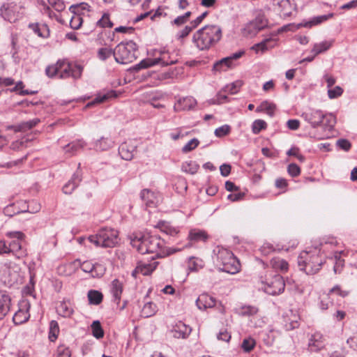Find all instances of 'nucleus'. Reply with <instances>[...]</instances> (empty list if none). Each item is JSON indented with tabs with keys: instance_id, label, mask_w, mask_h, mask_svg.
<instances>
[{
	"instance_id": "nucleus-40",
	"label": "nucleus",
	"mask_w": 357,
	"mask_h": 357,
	"mask_svg": "<svg viewBox=\"0 0 357 357\" xmlns=\"http://www.w3.org/2000/svg\"><path fill=\"white\" fill-rule=\"evenodd\" d=\"M199 169V165L197 162L193 160H188L182 164V170L190 174H195Z\"/></svg>"
},
{
	"instance_id": "nucleus-55",
	"label": "nucleus",
	"mask_w": 357,
	"mask_h": 357,
	"mask_svg": "<svg viewBox=\"0 0 357 357\" xmlns=\"http://www.w3.org/2000/svg\"><path fill=\"white\" fill-rule=\"evenodd\" d=\"M287 172L291 177H297L301 174V169L296 163H291L287 166Z\"/></svg>"
},
{
	"instance_id": "nucleus-51",
	"label": "nucleus",
	"mask_w": 357,
	"mask_h": 357,
	"mask_svg": "<svg viewBox=\"0 0 357 357\" xmlns=\"http://www.w3.org/2000/svg\"><path fill=\"white\" fill-rule=\"evenodd\" d=\"M56 357H71V351L69 347L64 344H60L56 352Z\"/></svg>"
},
{
	"instance_id": "nucleus-62",
	"label": "nucleus",
	"mask_w": 357,
	"mask_h": 357,
	"mask_svg": "<svg viewBox=\"0 0 357 357\" xmlns=\"http://www.w3.org/2000/svg\"><path fill=\"white\" fill-rule=\"evenodd\" d=\"M230 132V127L227 125L218 128L215 130V135L218 137H222L228 135Z\"/></svg>"
},
{
	"instance_id": "nucleus-48",
	"label": "nucleus",
	"mask_w": 357,
	"mask_h": 357,
	"mask_svg": "<svg viewBox=\"0 0 357 357\" xmlns=\"http://www.w3.org/2000/svg\"><path fill=\"white\" fill-rule=\"evenodd\" d=\"M24 87V83L22 81H19L16 83L15 86L13 89H11L10 91V92L19 91V94L21 96L33 95L36 93V91H29V90H23Z\"/></svg>"
},
{
	"instance_id": "nucleus-23",
	"label": "nucleus",
	"mask_w": 357,
	"mask_h": 357,
	"mask_svg": "<svg viewBox=\"0 0 357 357\" xmlns=\"http://www.w3.org/2000/svg\"><path fill=\"white\" fill-rule=\"evenodd\" d=\"M11 298L3 291H0V320H2L10 310Z\"/></svg>"
},
{
	"instance_id": "nucleus-5",
	"label": "nucleus",
	"mask_w": 357,
	"mask_h": 357,
	"mask_svg": "<svg viewBox=\"0 0 357 357\" xmlns=\"http://www.w3.org/2000/svg\"><path fill=\"white\" fill-rule=\"evenodd\" d=\"M154 58H149L141 61L135 66V70H139L147 68L158 64L162 66L173 65L178 63L179 60V54L177 51L170 52L167 50L160 49L155 50L153 54Z\"/></svg>"
},
{
	"instance_id": "nucleus-7",
	"label": "nucleus",
	"mask_w": 357,
	"mask_h": 357,
	"mask_svg": "<svg viewBox=\"0 0 357 357\" xmlns=\"http://www.w3.org/2000/svg\"><path fill=\"white\" fill-rule=\"evenodd\" d=\"M138 46L132 40L121 42L114 49L115 61L121 64L133 62L137 58Z\"/></svg>"
},
{
	"instance_id": "nucleus-17",
	"label": "nucleus",
	"mask_w": 357,
	"mask_h": 357,
	"mask_svg": "<svg viewBox=\"0 0 357 357\" xmlns=\"http://www.w3.org/2000/svg\"><path fill=\"white\" fill-rule=\"evenodd\" d=\"M140 196L146 206L149 208L156 207L161 199V196L158 192L151 191L149 189L142 190Z\"/></svg>"
},
{
	"instance_id": "nucleus-12",
	"label": "nucleus",
	"mask_w": 357,
	"mask_h": 357,
	"mask_svg": "<svg viewBox=\"0 0 357 357\" xmlns=\"http://www.w3.org/2000/svg\"><path fill=\"white\" fill-rule=\"evenodd\" d=\"M24 7L15 3H9L4 4L1 9V15L3 17L10 22H15L18 18L21 17L23 15Z\"/></svg>"
},
{
	"instance_id": "nucleus-57",
	"label": "nucleus",
	"mask_w": 357,
	"mask_h": 357,
	"mask_svg": "<svg viewBox=\"0 0 357 357\" xmlns=\"http://www.w3.org/2000/svg\"><path fill=\"white\" fill-rule=\"evenodd\" d=\"M83 22L82 17L79 15H74L70 20V26L73 29H78Z\"/></svg>"
},
{
	"instance_id": "nucleus-31",
	"label": "nucleus",
	"mask_w": 357,
	"mask_h": 357,
	"mask_svg": "<svg viewBox=\"0 0 357 357\" xmlns=\"http://www.w3.org/2000/svg\"><path fill=\"white\" fill-rule=\"evenodd\" d=\"M40 119L35 118L28 121L22 122L13 126L15 132H26L31 130L40 123Z\"/></svg>"
},
{
	"instance_id": "nucleus-26",
	"label": "nucleus",
	"mask_w": 357,
	"mask_h": 357,
	"mask_svg": "<svg viewBox=\"0 0 357 357\" xmlns=\"http://www.w3.org/2000/svg\"><path fill=\"white\" fill-rule=\"evenodd\" d=\"M86 146V143L82 139H78L69 143L68 145L63 147L65 154L68 157H70L75 154L78 151L83 149Z\"/></svg>"
},
{
	"instance_id": "nucleus-16",
	"label": "nucleus",
	"mask_w": 357,
	"mask_h": 357,
	"mask_svg": "<svg viewBox=\"0 0 357 357\" xmlns=\"http://www.w3.org/2000/svg\"><path fill=\"white\" fill-rule=\"evenodd\" d=\"M137 145L132 140H128L122 143L119 148V154L122 159L130 160L133 158L136 152Z\"/></svg>"
},
{
	"instance_id": "nucleus-41",
	"label": "nucleus",
	"mask_w": 357,
	"mask_h": 357,
	"mask_svg": "<svg viewBox=\"0 0 357 357\" xmlns=\"http://www.w3.org/2000/svg\"><path fill=\"white\" fill-rule=\"evenodd\" d=\"M156 305L152 302L146 303L142 310V316L144 317H150L154 315L157 311Z\"/></svg>"
},
{
	"instance_id": "nucleus-46",
	"label": "nucleus",
	"mask_w": 357,
	"mask_h": 357,
	"mask_svg": "<svg viewBox=\"0 0 357 357\" xmlns=\"http://www.w3.org/2000/svg\"><path fill=\"white\" fill-rule=\"evenodd\" d=\"M91 328L92 331V334L95 337H96L97 339L103 337L104 331L99 321H93Z\"/></svg>"
},
{
	"instance_id": "nucleus-24",
	"label": "nucleus",
	"mask_w": 357,
	"mask_h": 357,
	"mask_svg": "<svg viewBox=\"0 0 357 357\" xmlns=\"http://www.w3.org/2000/svg\"><path fill=\"white\" fill-rule=\"evenodd\" d=\"M215 299L207 294H201L196 301V304L200 310L213 307L215 306Z\"/></svg>"
},
{
	"instance_id": "nucleus-30",
	"label": "nucleus",
	"mask_w": 357,
	"mask_h": 357,
	"mask_svg": "<svg viewBox=\"0 0 357 357\" xmlns=\"http://www.w3.org/2000/svg\"><path fill=\"white\" fill-rule=\"evenodd\" d=\"M334 43L335 40L331 39L328 40H324L321 43H315L312 49V52L314 53V56L325 52L333 45Z\"/></svg>"
},
{
	"instance_id": "nucleus-49",
	"label": "nucleus",
	"mask_w": 357,
	"mask_h": 357,
	"mask_svg": "<svg viewBox=\"0 0 357 357\" xmlns=\"http://www.w3.org/2000/svg\"><path fill=\"white\" fill-rule=\"evenodd\" d=\"M267 123L265 121L258 119L253 122L252 126V130L254 134H259L262 130L266 129Z\"/></svg>"
},
{
	"instance_id": "nucleus-11",
	"label": "nucleus",
	"mask_w": 357,
	"mask_h": 357,
	"mask_svg": "<svg viewBox=\"0 0 357 357\" xmlns=\"http://www.w3.org/2000/svg\"><path fill=\"white\" fill-rule=\"evenodd\" d=\"M285 284L280 275H275L271 279L261 282V289L268 294L277 295L284 291Z\"/></svg>"
},
{
	"instance_id": "nucleus-58",
	"label": "nucleus",
	"mask_w": 357,
	"mask_h": 357,
	"mask_svg": "<svg viewBox=\"0 0 357 357\" xmlns=\"http://www.w3.org/2000/svg\"><path fill=\"white\" fill-rule=\"evenodd\" d=\"M332 294H335L336 295L340 297L345 298L349 294V291L342 289L340 285H336L333 287L331 289H330L328 295H331Z\"/></svg>"
},
{
	"instance_id": "nucleus-59",
	"label": "nucleus",
	"mask_w": 357,
	"mask_h": 357,
	"mask_svg": "<svg viewBox=\"0 0 357 357\" xmlns=\"http://www.w3.org/2000/svg\"><path fill=\"white\" fill-rule=\"evenodd\" d=\"M98 25L100 27H112L113 23L110 21L109 15L107 13H104L102 18L97 22Z\"/></svg>"
},
{
	"instance_id": "nucleus-54",
	"label": "nucleus",
	"mask_w": 357,
	"mask_h": 357,
	"mask_svg": "<svg viewBox=\"0 0 357 357\" xmlns=\"http://www.w3.org/2000/svg\"><path fill=\"white\" fill-rule=\"evenodd\" d=\"M242 85H243V82L241 80H237V81L231 83V84L227 85L225 87V91H228L231 94H235L239 91V89L242 86Z\"/></svg>"
},
{
	"instance_id": "nucleus-43",
	"label": "nucleus",
	"mask_w": 357,
	"mask_h": 357,
	"mask_svg": "<svg viewBox=\"0 0 357 357\" xmlns=\"http://www.w3.org/2000/svg\"><path fill=\"white\" fill-rule=\"evenodd\" d=\"M59 333V327L56 321L52 320L50 323L49 339L51 342H54Z\"/></svg>"
},
{
	"instance_id": "nucleus-50",
	"label": "nucleus",
	"mask_w": 357,
	"mask_h": 357,
	"mask_svg": "<svg viewBox=\"0 0 357 357\" xmlns=\"http://www.w3.org/2000/svg\"><path fill=\"white\" fill-rule=\"evenodd\" d=\"M287 155L289 156L296 157L299 162H304L305 161V157L301 153L300 149L296 146L291 147L287 152Z\"/></svg>"
},
{
	"instance_id": "nucleus-53",
	"label": "nucleus",
	"mask_w": 357,
	"mask_h": 357,
	"mask_svg": "<svg viewBox=\"0 0 357 357\" xmlns=\"http://www.w3.org/2000/svg\"><path fill=\"white\" fill-rule=\"evenodd\" d=\"M256 344L255 340L253 338L248 337L243 340L241 347L245 352L252 351Z\"/></svg>"
},
{
	"instance_id": "nucleus-4",
	"label": "nucleus",
	"mask_w": 357,
	"mask_h": 357,
	"mask_svg": "<svg viewBox=\"0 0 357 357\" xmlns=\"http://www.w3.org/2000/svg\"><path fill=\"white\" fill-rule=\"evenodd\" d=\"M82 70L83 68L80 65L70 63L66 59H61L55 64L48 66L45 69V73L49 77L59 75L61 79L70 77L77 79L81 77Z\"/></svg>"
},
{
	"instance_id": "nucleus-8",
	"label": "nucleus",
	"mask_w": 357,
	"mask_h": 357,
	"mask_svg": "<svg viewBox=\"0 0 357 357\" xmlns=\"http://www.w3.org/2000/svg\"><path fill=\"white\" fill-rule=\"evenodd\" d=\"M119 232L112 228L104 227L96 235L90 236L89 241L96 247L113 248L118 243Z\"/></svg>"
},
{
	"instance_id": "nucleus-56",
	"label": "nucleus",
	"mask_w": 357,
	"mask_h": 357,
	"mask_svg": "<svg viewBox=\"0 0 357 357\" xmlns=\"http://www.w3.org/2000/svg\"><path fill=\"white\" fill-rule=\"evenodd\" d=\"M199 144V142L198 139L194 138L191 140H190L183 148L182 151L183 153H188L194 149H195Z\"/></svg>"
},
{
	"instance_id": "nucleus-33",
	"label": "nucleus",
	"mask_w": 357,
	"mask_h": 357,
	"mask_svg": "<svg viewBox=\"0 0 357 357\" xmlns=\"http://www.w3.org/2000/svg\"><path fill=\"white\" fill-rule=\"evenodd\" d=\"M114 145V142L109 137H102L95 143V149L97 151H107L112 148Z\"/></svg>"
},
{
	"instance_id": "nucleus-27",
	"label": "nucleus",
	"mask_w": 357,
	"mask_h": 357,
	"mask_svg": "<svg viewBox=\"0 0 357 357\" xmlns=\"http://www.w3.org/2000/svg\"><path fill=\"white\" fill-rule=\"evenodd\" d=\"M29 29L43 38H46L50 36V29L45 24L31 23L29 24Z\"/></svg>"
},
{
	"instance_id": "nucleus-35",
	"label": "nucleus",
	"mask_w": 357,
	"mask_h": 357,
	"mask_svg": "<svg viewBox=\"0 0 357 357\" xmlns=\"http://www.w3.org/2000/svg\"><path fill=\"white\" fill-rule=\"evenodd\" d=\"M291 316L285 319L284 327L287 331H291L299 326V316L294 314L292 311H290Z\"/></svg>"
},
{
	"instance_id": "nucleus-64",
	"label": "nucleus",
	"mask_w": 357,
	"mask_h": 357,
	"mask_svg": "<svg viewBox=\"0 0 357 357\" xmlns=\"http://www.w3.org/2000/svg\"><path fill=\"white\" fill-rule=\"evenodd\" d=\"M347 342L351 349L357 351V331L347 339Z\"/></svg>"
},
{
	"instance_id": "nucleus-9",
	"label": "nucleus",
	"mask_w": 357,
	"mask_h": 357,
	"mask_svg": "<svg viewBox=\"0 0 357 357\" xmlns=\"http://www.w3.org/2000/svg\"><path fill=\"white\" fill-rule=\"evenodd\" d=\"M6 237L12 239L8 243L10 253L17 259H23L28 255L26 249L23 248L22 242L24 241L26 236L20 231H8L6 234Z\"/></svg>"
},
{
	"instance_id": "nucleus-20",
	"label": "nucleus",
	"mask_w": 357,
	"mask_h": 357,
	"mask_svg": "<svg viewBox=\"0 0 357 357\" xmlns=\"http://www.w3.org/2000/svg\"><path fill=\"white\" fill-rule=\"evenodd\" d=\"M56 310L57 314L64 318H70L74 313L73 303L69 300L59 301Z\"/></svg>"
},
{
	"instance_id": "nucleus-1",
	"label": "nucleus",
	"mask_w": 357,
	"mask_h": 357,
	"mask_svg": "<svg viewBox=\"0 0 357 357\" xmlns=\"http://www.w3.org/2000/svg\"><path fill=\"white\" fill-rule=\"evenodd\" d=\"M132 248L142 255L146 253L155 254L158 258L164 257L165 255H169L177 250L169 248L167 252L164 250L165 242L157 235H140L131 238L130 242Z\"/></svg>"
},
{
	"instance_id": "nucleus-22",
	"label": "nucleus",
	"mask_w": 357,
	"mask_h": 357,
	"mask_svg": "<svg viewBox=\"0 0 357 357\" xmlns=\"http://www.w3.org/2000/svg\"><path fill=\"white\" fill-rule=\"evenodd\" d=\"M324 338L319 333H314L308 343L309 350L312 352H317L324 348Z\"/></svg>"
},
{
	"instance_id": "nucleus-37",
	"label": "nucleus",
	"mask_w": 357,
	"mask_h": 357,
	"mask_svg": "<svg viewBox=\"0 0 357 357\" xmlns=\"http://www.w3.org/2000/svg\"><path fill=\"white\" fill-rule=\"evenodd\" d=\"M89 302L91 305H99L103 299L102 294L97 290H90L87 294Z\"/></svg>"
},
{
	"instance_id": "nucleus-32",
	"label": "nucleus",
	"mask_w": 357,
	"mask_h": 357,
	"mask_svg": "<svg viewBox=\"0 0 357 357\" xmlns=\"http://www.w3.org/2000/svg\"><path fill=\"white\" fill-rule=\"evenodd\" d=\"M188 237L191 241L206 242L208 238V235L205 231L195 229L190 230Z\"/></svg>"
},
{
	"instance_id": "nucleus-2",
	"label": "nucleus",
	"mask_w": 357,
	"mask_h": 357,
	"mask_svg": "<svg viewBox=\"0 0 357 357\" xmlns=\"http://www.w3.org/2000/svg\"><path fill=\"white\" fill-rule=\"evenodd\" d=\"M221 38V28L218 25L208 24L193 34L192 43L199 50H206L219 42Z\"/></svg>"
},
{
	"instance_id": "nucleus-13",
	"label": "nucleus",
	"mask_w": 357,
	"mask_h": 357,
	"mask_svg": "<svg viewBox=\"0 0 357 357\" xmlns=\"http://www.w3.org/2000/svg\"><path fill=\"white\" fill-rule=\"evenodd\" d=\"M268 26V20L264 15H259L255 20L248 23L243 29V34L253 36Z\"/></svg>"
},
{
	"instance_id": "nucleus-36",
	"label": "nucleus",
	"mask_w": 357,
	"mask_h": 357,
	"mask_svg": "<svg viewBox=\"0 0 357 357\" xmlns=\"http://www.w3.org/2000/svg\"><path fill=\"white\" fill-rule=\"evenodd\" d=\"M232 58L226 57L216 62L213 66V70L215 71H226L232 67Z\"/></svg>"
},
{
	"instance_id": "nucleus-60",
	"label": "nucleus",
	"mask_w": 357,
	"mask_h": 357,
	"mask_svg": "<svg viewBox=\"0 0 357 357\" xmlns=\"http://www.w3.org/2000/svg\"><path fill=\"white\" fill-rule=\"evenodd\" d=\"M73 266H75L73 264H63V265H61L60 266L58 267V273L61 275H70L71 273H72V267Z\"/></svg>"
},
{
	"instance_id": "nucleus-63",
	"label": "nucleus",
	"mask_w": 357,
	"mask_h": 357,
	"mask_svg": "<svg viewBox=\"0 0 357 357\" xmlns=\"http://www.w3.org/2000/svg\"><path fill=\"white\" fill-rule=\"evenodd\" d=\"M48 3L57 11H62L65 9V5L61 0H47Z\"/></svg>"
},
{
	"instance_id": "nucleus-28",
	"label": "nucleus",
	"mask_w": 357,
	"mask_h": 357,
	"mask_svg": "<svg viewBox=\"0 0 357 357\" xmlns=\"http://www.w3.org/2000/svg\"><path fill=\"white\" fill-rule=\"evenodd\" d=\"M270 265L275 271H280L282 273H287L289 270L288 262L279 257H275L270 261Z\"/></svg>"
},
{
	"instance_id": "nucleus-15",
	"label": "nucleus",
	"mask_w": 357,
	"mask_h": 357,
	"mask_svg": "<svg viewBox=\"0 0 357 357\" xmlns=\"http://www.w3.org/2000/svg\"><path fill=\"white\" fill-rule=\"evenodd\" d=\"M77 263L79 265L80 268L83 271L90 273L93 278H100L105 273V268L102 264H93L89 261H85L82 264L79 261H75L73 262V264L75 266Z\"/></svg>"
},
{
	"instance_id": "nucleus-42",
	"label": "nucleus",
	"mask_w": 357,
	"mask_h": 357,
	"mask_svg": "<svg viewBox=\"0 0 357 357\" xmlns=\"http://www.w3.org/2000/svg\"><path fill=\"white\" fill-rule=\"evenodd\" d=\"M183 68L182 67H176L174 69H171L167 72L163 73L160 75L161 79H174L176 78L179 75L182 74Z\"/></svg>"
},
{
	"instance_id": "nucleus-45",
	"label": "nucleus",
	"mask_w": 357,
	"mask_h": 357,
	"mask_svg": "<svg viewBox=\"0 0 357 357\" xmlns=\"http://www.w3.org/2000/svg\"><path fill=\"white\" fill-rule=\"evenodd\" d=\"M160 228L162 232L172 236H175L179 233V229L177 227H173L167 222L162 223Z\"/></svg>"
},
{
	"instance_id": "nucleus-47",
	"label": "nucleus",
	"mask_w": 357,
	"mask_h": 357,
	"mask_svg": "<svg viewBox=\"0 0 357 357\" xmlns=\"http://www.w3.org/2000/svg\"><path fill=\"white\" fill-rule=\"evenodd\" d=\"M277 4L281 8V12L284 15H289L291 13L292 6L290 0H281Z\"/></svg>"
},
{
	"instance_id": "nucleus-21",
	"label": "nucleus",
	"mask_w": 357,
	"mask_h": 357,
	"mask_svg": "<svg viewBox=\"0 0 357 357\" xmlns=\"http://www.w3.org/2000/svg\"><path fill=\"white\" fill-rule=\"evenodd\" d=\"M196 103V100L191 96L179 98L174 105V110L176 112L188 110L193 108Z\"/></svg>"
},
{
	"instance_id": "nucleus-39",
	"label": "nucleus",
	"mask_w": 357,
	"mask_h": 357,
	"mask_svg": "<svg viewBox=\"0 0 357 357\" xmlns=\"http://www.w3.org/2000/svg\"><path fill=\"white\" fill-rule=\"evenodd\" d=\"M333 14L330 13L328 15H320L313 17L310 21L305 22L303 26L305 27L311 28L313 26L318 25L328 19L333 17Z\"/></svg>"
},
{
	"instance_id": "nucleus-44",
	"label": "nucleus",
	"mask_w": 357,
	"mask_h": 357,
	"mask_svg": "<svg viewBox=\"0 0 357 357\" xmlns=\"http://www.w3.org/2000/svg\"><path fill=\"white\" fill-rule=\"evenodd\" d=\"M275 109V105L274 104L268 102H263L259 107H258L256 109V112H265L267 114L272 116L274 114Z\"/></svg>"
},
{
	"instance_id": "nucleus-19",
	"label": "nucleus",
	"mask_w": 357,
	"mask_h": 357,
	"mask_svg": "<svg viewBox=\"0 0 357 357\" xmlns=\"http://www.w3.org/2000/svg\"><path fill=\"white\" fill-rule=\"evenodd\" d=\"M158 265V262L156 261H153L149 263L139 261L138 262L135 269L132 271V275L135 278L139 273L144 275H148L156 268Z\"/></svg>"
},
{
	"instance_id": "nucleus-6",
	"label": "nucleus",
	"mask_w": 357,
	"mask_h": 357,
	"mask_svg": "<svg viewBox=\"0 0 357 357\" xmlns=\"http://www.w3.org/2000/svg\"><path fill=\"white\" fill-rule=\"evenodd\" d=\"M217 266L223 272L236 274L241 270V264L238 259L228 249L218 246L214 250Z\"/></svg>"
},
{
	"instance_id": "nucleus-3",
	"label": "nucleus",
	"mask_w": 357,
	"mask_h": 357,
	"mask_svg": "<svg viewBox=\"0 0 357 357\" xmlns=\"http://www.w3.org/2000/svg\"><path fill=\"white\" fill-rule=\"evenodd\" d=\"M325 262L321 249L314 248L310 250L302 251L298 257V265L301 271L307 275L317 273Z\"/></svg>"
},
{
	"instance_id": "nucleus-29",
	"label": "nucleus",
	"mask_w": 357,
	"mask_h": 357,
	"mask_svg": "<svg viewBox=\"0 0 357 357\" xmlns=\"http://www.w3.org/2000/svg\"><path fill=\"white\" fill-rule=\"evenodd\" d=\"M275 45V41L271 38H266L259 43L257 44L254 45L251 49L253 50L256 53H264L268 50L273 48Z\"/></svg>"
},
{
	"instance_id": "nucleus-14",
	"label": "nucleus",
	"mask_w": 357,
	"mask_h": 357,
	"mask_svg": "<svg viewBox=\"0 0 357 357\" xmlns=\"http://www.w3.org/2000/svg\"><path fill=\"white\" fill-rule=\"evenodd\" d=\"M18 310L13 317V321L15 325H20L26 323L30 318L29 310L31 304L26 299H22L19 302Z\"/></svg>"
},
{
	"instance_id": "nucleus-38",
	"label": "nucleus",
	"mask_w": 357,
	"mask_h": 357,
	"mask_svg": "<svg viewBox=\"0 0 357 357\" xmlns=\"http://www.w3.org/2000/svg\"><path fill=\"white\" fill-rule=\"evenodd\" d=\"M116 92L114 90H111L102 96H98V97H96L93 102L88 103L86 107H90L93 105L94 103L104 102L105 101H107L108 100L116 98Z\"/></svg>"
},
{
	"instance_id": "nucleus-61",
	"label": "nucleus",
	"mask_w": 357,
	"mask_h": 357,
	"mask_svg": "<svg viewBox=\"0 0 357 357\" xmlns=\"http://www.w3.org/2000/svg\"><path fill=\"white\" fill-rule=\"evenodd\" d=\"M40 210V204L35 200H32L28 203L27 209L24 211H29L31 213H36Z\"/></svg>"
},
{
	"instance_id": "nucleus-52",
	"label": "nucleus",
	"mask_w": 357,
	"mask_h": 357,
	"mask_svg": "<svg viewBox=\"0 0 357 357\" xmlns=\"http://www.w3.org/2000/svg\"><path fill=\"white\" fill-rule=\"evenodd\" d=\"M114 50L107 48V47H102L100 48L98 51V56L102 61H105L107 59L113 55Z\"/></svg>"
},
{
	"instance_id": "nucleus-25",
	"label": "nucleus",
	"mask_w": 357,
	"mask_h": 357,
	"mask_svg": "<svg viewBox=\"0 0 357 357\" xmlns=\"http://www.w3.org/2000/svg\"><path fill=\"white\" fill-rule=\"evenodd\" d=\"M82 181L81 176L78 172H75L71 178L63 187V192L66 195H70L79 185Z\"/></svg>"
},
{
	"instance_id": "nucleus-10",
	"label": "nucleus",
	"mask_w": 357,
	"mask_h": 357,
	"mask_svg": "<svg viewBox=\"0 0 357 357\" xmlns=\"http://www.w3.org/2000/svg\"><path fill=\"white\" fill-rule=\"evenodd\" d=\"M303 116L313 127L319 126L324 120H326V126H328L329 129H331L335 123V119L333 116L325 115L323 112L318 109H311L305 112Z\"/></svg>"
},
{
	"instance_id": "nucleus-34",
	"label": "nucleus",
	"mask_w": 357,
	"mask_h": 357,
	"mask_svg": "<svg viewBox=\"0 0 357 357\" xmlns=\"http://www.w3.org/2000/svg\"><path fill=\"white\" fill-rule=\"evenodd\" d=\"M111 291L114 298V301L118 304L121 300V296L123 292V284L117 279L112 282Z\"/></svg>"
},
{
	"instance_id": "nucleus-18",
	"label": "nucleus",
	"mask_w": 357,
	"mask_h": 357,
	"mask_svg": "<svg viewBox=\"0 0 357 357\" xmlns=\"http://www.w3.org/2000/svg\"><path fill=\"white\" fill-rule=\"evenodd\" d=\"M192 328L182 321L176 322L170 331L172 336L175 338H187L191 333Z\"/></svg>"
}]
</instances>
